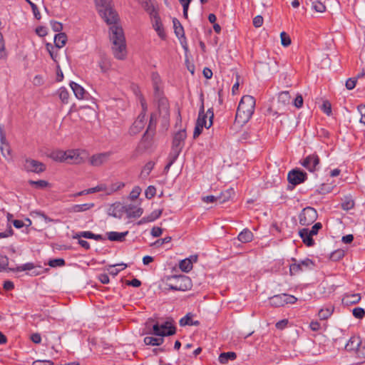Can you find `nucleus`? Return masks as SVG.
Returning <instances> with one entry per match:
<instances>
[{
  "mask_svg": "<svg viewBox=\"0 0 365 365\" xmlns=\"http://www.w3.org/2000/svg\"><path fill=\"white\" fill-rule=\"evenodd\" d=\"M287 179L289 183L297 185L305 181L307 173L299 170H292L288 173Z\"/></svg>",
  "mask_w": 365,
  "mask_h": 365,
  "instance_id": "13",
  "label": "nucleus"
},
{
  "mask_svg": "<svg viewBox=\"0 0 365 365\" xmlns=\"http://www.w3.org/2000/svg\"><path fill=\"white\" fill-rule=\"evenodd\" d=\"M163 111L165 113V115H169L168 106V103L165 100L160 101V112L162 113Z\"/></svg>",
  "mask_w": 365,
  "mask_h": 365,
  "instance_id": "58",
  "label": "nucleus"
},
{
  "mask_svg": "<svg viewBox=\"0 0 365 365\" xmlns=\"http://www.w3.org/2000/svg\"><path fill=\"white\" fill-rule=\"evenodd\" d=\"M162 212V209L155 210L149 215L144 217L139 223L153 222L160 217Z\"/></svg>",
  "mask_w": 365,
  "mask_h": 365,
  "instance_id": "28",
  "label": "nucleus"
},
{
  "mask_svg": "<svg viewBox=\"0 0 365 365\" xmlns=\"http://www.w3.org/2000/svg\"><path fill=\"white\" fill-rule=\"evenodd\" d=\"M128 217H138L143 214V209L134 205L129 204L123 207Z\"/></svg>",
  "mask_w": 365,
  "mask_h": 365,
  "instance_id": "19",
  "label": "nucleus"
},
{
  "mask_svg": "<svg viewBox=\"0 0 365 365\" xmlns=\"http://www.w3.org/2000/svg\"><path fill=\"white\" fill-rule=\"evenodd\" d=\"M253 239L252 232L248 230H243L238 235V240L242 243L250 242Z\"/></svg>",
  "mask_w": 365,
  "mask_h": 365,
  "instance_id": "26",
  "label": "nucleus"
},
{
  "mask_svg": "<svg viewBox=\"0 0 365 365\" xmlns=\"http://www.w3.org/2000/svg\"><path fill=\"white\" fill-rule=\"evenodd\" d=\"M150 16V19L152 20L153 26L154 29L158 33V36L162 38H165V34L164 32L163 25L160 21V18L158 14V11H155L150 14H149Z\"/></svg>",
  "mask_w": 365,
  "mask_h": 365,
  "instance_id": "14",
  "label": "nucleus"
},
{
  "mask_svg": "<svg viewBox=\"0 0 365 365\" xmlns=\"http://www.w3.org/2000/svg\"><path fill=\"white\" fill-rule=\"evenodd\" d=\"M51 26L55 32H59L63 29L62 24L56 21H51Z\"/></svg>",
  "mask_w": 365,
  "mask_h": 365,
  "instance_id": "61",
  "label": "nucleus"
},
{
  "mask_svg": "<svg viewBox=\"0 0 365 365\" xmlns=\"http://www.w3.org/2000/svg\"><path fill=\"white\" fill-rule=\"evenodd\" d=\"M322 109L326 114L329 115L331 113V103L327 101H324L322 104Z\"/></svg>",
  "mask_w": 365,
  "mask_h": 365,
  "instance_id": "60",
  "label": "nucleus"
},
{
  "mask_svg": "<svg viewBox=\"0 0 365 365\" xmlns=\"http://www.w3.org/2000/svg\"><path fill=\"white\" fill-rule=\"evenodd\" d=\"M110 155V152L93 155L90 159V163L93 166H101L109 160Z\"/></svg>",
  "mask_w": 365,
  "mask_h": 365,
  "instance_id": "15",
  "label": "nucleus"
},
{
  "mask_svg": "<svg viewBox=\"0 0 365 365\" xmlns=\"http://www.w3.org/2000/svg\"><path fill=\"white\" fill-rule=\"evenodd\" d=\"M174 31L178 38L184 37V29L180 22L177 19L173 20Z\"/></svg>",
  "mask_w": 365,
  "mask_h": 365,
  "instance_id": "32",
  "label": "nucleus"
},
{
  "mask_svg": "<svg viewBox=\"0 0 365 365\" xmlns=\"http://www.w3.org/2000/svg\"><path fill=\"white\" fill-rule=\"evenodd\" d=\"M354 206V200L349 197H346L344 202L341 203V207L345 210H349Z\"/></svg>",
  "mask_w": 365,
  "mask_h": 365,
  "instance_id": "41",
  "label": "nucleus"
},
{
  "mask_svg": "<svg viewBox=\"0 0 365 365\" xmlns=\"http://www.w3.org/2000/svg\"><path fill=\"white\" fill-rule=\"evenodd\" d=\"M9 265V258L5 255H0V272L6 270Z\"/></svg>",
  "mask_w": 365,
  "mask_h": 365,
  "instance_id": "49",
  "label": "nucleus"
},
{
  "mask_svg": "<svg viewBox=\"0 0 365 365\" xmlns=\"http://www.w3.org/2000/svg\"><path fill=\"white\" fill-rule=\"evenodd\" d=\"M193 315L191 313H187L183 318L180 320V325L183 326H198L200 324L199 321L192 320Z\"/></svg>",
  "mask_w": 365,
  "mask_h": 365,
  "instance_id": "25",
  "label": "nucleus"
},
{
  "mask_svg": "<svg viewBox=\"0 0 365 365\" xmlns=\"http://www.w3.org/2000/svg\"><path fill=\"white\" fill-rule=\"evenodd\" d=\"M356 83V78H350L346 82V87L348 90H351L355 87Z\"/></svg>",
  "mask_w": 365,
  "mask_h": 365,
  "instance_id": "63",
  "label": "nucleus"
},
{
  "mask_svg": "<svg viewBox=\"0 0 365 365\" xmlns=\"http://www.w3.org/2000/svg\"><path fill=\"white\" fill-rule=\"evenodd\" d=\"M111 3V0H95L98 14L107 24L110 25V39L113 53L117 59L123 60L127 55L125 38L122 27L117 24L118 16Z\"/></svg>",
  "mask_w": 365,
  "mask_h": 365,
  "instance_id": "1",
  "label": "nucleus"
},
{
  "mask_svg": "<svg viewBox=\"0 0 365 365\" xmlns=\"http://www.w3.org/2000/svg\"><path fill=\"white\" fill-rule=\"evenodd\" d=\"M361 340L360 339L359 336H353L349 339L348 342L346 344L345 349L347 351H359L361 353Z\"/></svg>",
  "mask_w": 365,
  "mask_h": 365,
  "instance_id": "17",
  "label": "nucleus"
},
{
  "mask_svg": "<svg viewBox=\"0 0 365 365\" xmlns=\"http://www.w3.org/2000/svg\"><path fill=\"white\" fill-rule=\"evenodd\" d=\"M237 357V355L235 352H223L219 356V361L222 364H227L229 360H235Z\"/></svg>",
  "mask_w": 365,
  "mask_h": 365,
  "instance_id": "31",
  "label": "nucleus"
},
{
  "mask_svg": "<svg viewBox=\"0 0 365 365\" xmlns=\"http://www.w3.org/2000/svg\"><path fill=\"white\" fill-rule=\"evenodd\" d=\"M291 96L288 91H282L278 94L275 108L279 111H284L290 105Z\"/></svg>",
  "mask_w": 365,
  "mask_h": 365,
  "instance_id": "9",
  "label": "nucleus"
},
{
  "mask_svg": "<svg viewBox=\"0 0 365 365\" xmlns=\"http://www.w3.org/2000/svg\"><path fill=\"white\" fill-rule=\"evenodd\" d=\"M70 86H71V89L73 90V92L75 96L78 99L81 100V99L84 98V96H85V94L86 92L85 89L81 86H80L79 84H78L75 82H71Z\"/></svg>",
  "mask_w": 365,
  "mask_h": 365,
  "instance_id": "21",
  "label": "nucleus"
},
{
  "mask_svg": "<svg viewBox=\"0 0 365 365\" xmlns=\"http://www.w3.org/2000/svg\"><path fill=\"white\" fill-rule=\"evenodd\" d=\"M115 266H120L121 267V269H124L127 267V264H124V263H120V264H114V265H110V269H108V272L110 274L113 275V276H115L117 275L119 272L120 271V269H115L114 268Z\"/></svg>",
  "mask_w": 365,
  "mask_h": 365,
  "instance_id": "44",
  "label": "nucleus"
},
{
  "mask_svg": "<svg viewBox=\"0 0 365 365\" xmlns=\"http://www.w3.org/2000/svg\"><path fill=\"white\" fill-rule=\"evenodd\" d=\"M235 195V190L233 188L227 189L220 193L219 196H217L218 202L220 204H222L225 202L230 200Z\"/></svg>",
  "mask_w": 365,
  "mask_h": 365,
  "instance_id": "23",
  "label": "nucleus"
},
{
  "mask_svg": "<svg viewBox=\"0 0 365 365\" xmlns=\"http://www.w3.org/2000/svg\"><path fill=\"white\" fill-rule=\"evenodd\" d=\"M280 39L282 45L284 47L289 46L292 43L289 36L284 31L280 34Z\"/></svg>",
  "mask_w": 365,
  "mask_h": 365,
  "instance_id": "42",
  "label": "nucleus"
},
{
  "mask_svg": "<svg viewBox=\"0 0 365 365\" xmlns=\"http://www.w3.org/2000/svg\"><path fill=\"white\" fill-rule=\"evenodd\" d=\"M66 151L56 150L51 154V158L56 161L65 162Z\"/></svg>",
  "mask_w": 365,
  "mask_h": 365,
  "instance_id": "38",
  "label": "nucleus"
},
{
  "mask_svg": "<svg viewBox=\"0 0 365 365\" xmlns=\"http://www.w3.org/2000/svg\"><path fill=\"white\" fill-rule=\"evenodd\" d=\"M65 156V162L68 163L80 164L83 161L78 150H67Z\"/></svg>",
  "mask_w": 365,
  "mask_h": 365,
  "instance_id": "16",
  "label": "nucleus"
},
{
  "mask_svg": "<svg viewBox=\"0 0 365 365\" xmlns=\"http://www.w3.org/2000/svg\"><path fill=\"white\" fill-rule=\"evenodd\" d=\"M284 300L282 294L274 295L269 299V302L272 306L282 307L284 305Z\"/></svg>",
  "mask_w": 365,
  "mask_h": 365,
  "instance_id": "33",
  "label": "nucleus"
},
{
  "mask_svg": "<svg viewBox=\"0 0 365 365\" xmlns=\"http://www.w3.org/2000/svg\"><path fill=\"white\" fill-rule=\"evenodd\" d=\"M299 235L302 238L303 242L308 247H312L314 245V241L312 239V235L309 233V230L304 228L299 230Z\"/></svg>",
  "mask_w": 365,
  "mask_h": 365,
  "instance_id": "20",
  "label": "nucleus"
},
{
  "mask_svg": "<svg viewBox=\"0 0 365 365\" xmlns=\"http://www.w3.org/2000/svg\"><path fill=\"white\" fill-rule=\"evenodd\" d=\"M155 163L152 161L148 162L145 164L141 171V176L143 178H147L154 167Z\"/></svg>",
  "mask_w": 365,
  "mask_h": 365,
  "instance_id": "39",
  "label": "nucleus"
},
{
  "mask_svg": "<svg viewBox=\"0 0 365 365\" xmlns=\"http://www.w3.org/2000/svg\"><path fill=\"white\" fill-rule=\"evenodd\" d=\"M186 138L185 130H181L176 133L173 140V146L171 153L174 155V158H178L184 145V140Z\"/></svg>",
  "mask_w": 365,
  "mask_h": 365,
  "instance_id": "7",
  "label": "nucleus"
},
{
  "mask_svg": "<svg viewBox=\"0 0 365 365\" xmlns=\"http://www.w3.org/2000/svg\"><path fill=\"white\" fill-rule=\"evenodd\" d=\"M94 234L89 231H84L76 233L73 237V239H79L81 237H85L87 239H93Z\"/></svg>",
  "mask_w": 365,
  "mask_h": 365,
  "instance_id": "47",
  "label": "nucleus"
},
{
  "mask_svg": "<svg viewBox=\"0 0 365 365\" xmlns=\"http://www.w3.org/2000/svg\"><path fill=\"white\" fill-rule=\"evenodd\" d=\"M294 106L297 108H300L303 106V98L301 94H298L294 101Z\"/></svg>",
  "mask_w": 365,
  "mask_h": 365,
  "instance_id": "62",
  "label": "nucleus"
},
{
  "mask_svg": "<svg viewBox=\"0 0 365 365\" xmlns=\"http://www.w3.org/2000/svg\"><path fill=\"white\" fill-rule=\"evenodd\" d=\"M320 159L318 155L312 154L304 158L302 165L309 172H314L318 170Z\"/></svg>",
  "mask_w": 365,
  "mask_h": 365,
  "instance_id": "10",
  "label": "nucleus"
},
{
  "mask_svg": "<svg viewBox=\"0 0 365 365\" xmlns=\"http://www.w3.org/2000/svg\"><path fill=\"white\" fill-rule=\"evenodd\" d=\"M64 264H65V261L63 259H61V258L51 259L48 262V265L52 267H62Z\"/></svg>",
  "mask_w": 365,
  "mask_h": 365,
  "instance_id": "48",
  "label": "nucleus"
},
{
  "mask_svg": "<svg viewBox=\"0 0 365 365\" xmlns=\"http://www.w3.org/2000/svg\"><path fill=\"white\" fill-rule=\"evenodd\" d=\"M344 256V251L343 250H337L331 254L330 258L333 261H338L341 259Z\"/></svg>",
  "mask_w": 365,
  "mask_h": 365,
  "instance_id": "46",
  "label": "nucleus"
},
{
  "mask_svg": "<svg viewBox=\"0 0 365 365\" xmlns=\"http://www.w3.org/2000/svg\"><path fill=\"white\" fill-rule=\"evenodd\" d=\"M106 186L104 184L98 185L94 187L86 189V192L88 194H91L100 191H106Z\"/></svg>",
  "mask_w": 365,
  "mask_h": 365,
  "instance_id": "50",
  "label": "nucleus"
},
{
  "mask_svg": "<svg viewBox=\"0 0 365 365\" xmlns=\"http://www.w3.org/2000/svg\"><path fill=\"white\" fill-rule=\"evenodd\" d=\"M190 259H185L180 262L179 267L184 272H189L192 269Z\"/></svg>",
  "mask_w": 365,
  "mask_h": 365,
  "instance_id": "35",
  "label": "nucleus"
},
{
  "mask_svg": "<svg viewBox=\"0 0 365 365\" xmlns=\"http://www.w3.org/2000/svg\"><path fill=\"white\" fill-rule=\"evenodd\" d=\"M6 56V52L5 49L4 39L2 34L0 32V59L4 58Z\"/></svg>",
  "mask_w": 365,
  "mask_h": 365,
  "instance_id": "52",
  "label": "nucleus"
},
{
  "mask_svg": "<svg viewBox=\"0 0 365 365\" xmlns=\"http://www.w3.org/2000/svg\"><path fill=\"white\" fill-rule=\"evenodd\" d=\"M312 8L317 12L322 13L325 11L326 6L323 0H311Z\"/></svg>",
  "mask_w": 365,
  "mask_h": 365,
  "instance_id": "36",
  "label": "nucleus"
},
{
  "mask_svg": "<svg viewBox=\"0 0 365 365\" xmlns=\"http://www.w3.org/2000/svg\"><path fill=\"white\" fill-rule=\"evenodd\" d=\"M333 309L331 308L322 309L319 311V317L321 319H326L332 314Z\"/></svg>",
  "mask_w": 365,
  "mask_h": 365,
  "instance_id": "45",
  "label": "nucleus"
},
{
  "mask_svg": "<svg viewBox=\"0 0 365 365\" xmlns=\"http://www.w3.org/2000/svg\"><path fill=\"white\" fill-rule=\"evenodd\" d=\"M302 270V268L301 267V264L294 262V264H291L289 267V272H290L291 275H294L296 273H297Z\"/></svg>",
  "mask_w": 365,
  "mask_h": 365,
  "instance_id": "57",
  "label": "nucleus"
},
{
  "mask_svg": "<svg viewBox=\"0 0 365 365\" xmlns=\"http://www.w3.org/2000/svg\"><path fill=\"white\" fill-rule=\"evenodd\" d=\"M163 338H155L153 336H146L144 338V343L146 345L159 346L163 343Z\"/></svg>",
  "mask_w": 365,
  "mask_h": 365,
  "instance_id": "34",
  "label": "nucleus"
},
{
  "mask_svg": "<svg viewBox=\"0 0 365 365\" xmlns=\"http://www.w3.org/2000/svg\"><path fill=\"white\" fill-rule=\"evenodd\" d=\"M137 1L149 14L156 11L155 7L151 0Z\"/></svg>",
  "mask_w": 365,
  "mask_h": 365,
  "instance_id": "30",
  "label": "nucleus"
},
{
  "mask_svg": "<svg viewBox=\"0 0 365 365\" xmlns=\"http://www.w3.org/2000/svg\"><path fill=\"white\" fill-rule=\"evenodd\" d=\"M94 207V203H85L81 205H74L70 208V212H81L88 210Z\"/></svg>",
  "mask_w": 365,
  "mask_h": 365,
  "instance_id": "27",
  "label": "nucleus"
},
{
  "mask_svg": "<svg viewBox=\"0 0 365 365\" xmlns=\"http://www.w3.org/2000/svg\"><path fill=\"white\" fill-rule=\"evenodd\" d=\"M24 167L26 171L36 173H42L46 170V165L43 163L30 158L25 160Z\"/></svg>",
  "mask_w": 365,
  "mask_h": 365,
  "instance_id": "11",
  "label": "nucleus"
},
{
  "mask_svg": "<svg viewBox=\"0 0 365 365\" xmlns=\"http://www.w3.org/2000/svg\"><path fill=\"white\" fill-rule=\"evenodd\" d=\"M214 118V113L212 108H210L205 113L204 105L202 103L199 112L198 118L197 120L196 125L193 133V138H197L202 133L203 127L207 128L212 125V120Z\"/></svg>",
  "mask_w": 365,
  "mask_h": 365,
  "instance_id": "4",
  "label": "nucleus"
},
{
  "mask_svg": "<svg viewBox=\"0 0 365 365\" xmlns=\"http://www.w3.org/2000/svg\"><path fill=\"white\" fill-rule=\"evenodd\" d=\"M141 192V188L138 186L135 187L130 192L129 197L130 200H134L138 197Z\"/></svg>",
  "mask_w": 365,
  "mask_h": 365,
  "instance_id": "55",
  "label": "nucleus"
},
{
  "mask_svg": "<svg viewBox=\"0 0 365 365\" xmlns=\"http://www.w3.org/2000/svg\"><path fill=\"white\" fill-rule=\"evenodd\" d=\"M141 105L143 107V112L138 115L135 121L133 123L130 128V133L135 135L141 131L145 124V110L147 108L145 102L142 100Z\"/></svg>",
  "mask_w": 365,
  "mask_h": 365,
  "instance_id": "8",
  "label": "nucleus"
},
{
  "mask_svg": "<svg viewBox=\"0 0 365 365\" xmlns=\"http://www.w3.org/2000/svg\"><path fill=\"white\" fill-rule=\"evenodd\" d=\"M317 216L315 209L311 207H305L299 215V223L303 226L312 225L317 219Z\"/></svg>",
  "mask_w": 365,
  "mask_h": 365,
  "instance_id": "6",
  "label": "nucleus"
},
{
  "mask_svg": "<svg viewBox=\"0 0 365 365\" xmlns=\"http://www.w3.org/2000/svg\"><path fill=\"white\" fill-rule=\"evenodd\" d=\"M29 185L35 186L36 188H44L48 185V182L43 180L34 181L32 180H29Z\"/></svg>",
  "mask_w": 365,
  "mask_h": 365,
  "instance_id": "43",
  "label": "nucleus"
},
{
  "mask_svg": "<svg viewBox=\"0 0 365 365\" xmlns=\"http://www.w3.org/2000/svg\"><path fill=\"white\" fill-rule=\"evenodd\" d=\"M146 334H154L161 337L166 336H172L175 334L176 329L172 325L170 321L160 324L158 322H155L153 319H149L145 323Z\"/></svg>",
  "mask_w": 365,
  "mask_h": 365,
  "instance_id": "3",
  "label": "nucleus"
},
{
  "mask_svg": "<svg viewBox=\"0 0 365 365\" xmlns=\"http://www.w3.org/2000/svg\"><path fill=\"white\" fill-rule=\"evenodd\" d=\"M0 140H1V153L4 158L9 157L11 155V149L9 143L6 142V135L3 131L1 126L0 125Z\"/></svg>",
  "mask_w": 365,
  "mask_h": 365,
  "instance_id": "18",
  "label": "nucleus"
},
{
  "mask_svg": "<svg viewBox=\"0 0 365 365\" xmlns=\"http://www.w3.org/2000/svg\"><path fill=\"white\" fill-rule=\"evenodd\" d=\"M58 96L63 103H67L69 98V93L65 88H61L58 91Z\"/></svg>",
  "mask_w": 365,
  "mask_h": 365,
  "instance_id": "40",
  "label": "nucleus"
},
{
  "mask_svg": "<svg viewBox=\"0 0 365 365\" xmlns=\"http://www.w3.org/2000/svg\"><path fill=\"white\" fill-rule=\"evenodd\" d=\"M67 41V36L65 33H59L56 34L54 37V43L55 46L61 48L63 47Z\"/></svg>",
  "mask_w": 365,
  "mask_h": 365,
  "instance_id": "29",
  "label": "nucleus"
},
{
  "mask_svg": "<svg viewBox=\"0 0 365 365\" xmlns=\"http://www.w3.org/2000/svg\"><path fill=\"white\" fill-rule=\"evenodd\" d=\"M353 315L357 319H362L364 317L365 312L363 308L356 307L352 311Z\"/></svg>",
  "mask_w": 365,
  "mask_h": 365,
  "instance_id": "53",
  "label": "nucleus"
},
{
  "mask_svg": "<svg viewBox=\"0 0 365 365\" xmlns=\"http://www.w3.org/2000/svg\"><path fill=\"white\" fill-rule=\"evenodd\" d=\"M156 125V117L155 115H150V119L149 122L148 127L146 130L145 133L144 134L142 140L140 142V145L143 146L145 149L148 148L150 146V132H153V130L155 129Z\"/></svg>",
  "mask_w": 365,
  "mask_h": 365,
  "instance_id": "12",
  "label": "nucleus"
},
{
  "mask_svg": "<svg viewBox=\"0 0 365 365\" xmlns=\"http://www.w3.org/2000/svg\"><path fill=\"white\" fill-rule=\"evenodd\" d=\"M155 192H156L155 187L154 186L150 185V186L148 187V188L145 190V195L148 199H151L152 197H153L155 196Z\"/></svg>",
  "mask_w": 365,
  "mask_h": 365,
  "instance_id": "56",
  "label": "nucleus"
},
{
  "mask_svg": "<svg viewBox=\"0 0 365 365\" xmlns=\"http://www.w3.org/2000/svg\"><path fill=\"white\" fill-rule=\"evenodd\" d=\"M34 268L35 265L32 262H28L16 268H9V269L12 272H23L26 270H31Z\"/></svg>",
  "mask_w": 365,
  "mask_h": 365,
  "instance_id": "37",
  "label": "nucleus"
},
{
  "mask_svg": "<svg viewBox=\"0 0 365 365\" xmlns=\"http://www.w3.org/2000/svg\"><path fill=\"white\" fill-rule=\"evenodd\" d=\"M255 99L252 96H244L239 103L235 116V123L243 125L249 121L254 113Z\"/></svg>",
  "mask_w": 365,
  "mask_h": 365,
  "instance_id": "2",
  "label": "nucleus"
},
{
  "mask_svg": "<svg viewBox=\"0 0 365 365\" xmlns=\"http://www.w3.org/2000/svg\"><path fill=\"white\" fill-rule=\"evenodd\" d=\"M361 298L360 294H346L342 299V302L346 305L354 304L358 303Z\"/></svg>",
  "mask_w": 365,
  "mask_h": 365,
  "instance_id": "22",
  "label": "nucleus"
},
{
  "mask_svg": "<svg viewBox=\"0 0 365 365\" xmlns=\"http://www.w3.org/2000/svg\"><path fill=\"white\" fill-rule=\"evenodd\" d=\"M26 1L31 6L35 18L36 19L39 20L41 19V14L38 9L37 6L34 3H33L31 0H26Z\"/></svg>",
  "mask_w": 365,
  "mask_h": 365,
  "instance_id": "51",
  "label": "nucleus"
},
{
  "mask_svg": "<svg viewBox=\"0 0 365 365\" xmlns=\"http://www.w3.org/2000/svg\"><path fill=\"white\" fill-rule=\"evenodd\" d=\"M358 110L361 114L360 122L365 125V106H359Z\"/></svg>",
  "mask_w": 365,
  "mask_h": 365,
  "instance_id": "64",
  "label": "nucleus"
},
{
  "mask_svg": "<svg viewBox=\"0 0 365 365\" xmlns=\"http://www.w3.org/2000/svg\"><path fill=\"white\" fill-rule=\"evenodd\" d=\"M283 298H284V300L285 301L284 304H294L297 300V299L295 297H294L292 295L286 294H283Z\"/></svg>",
  "mask_w": 365,
  "mask_h": 365,
  "instance_id": "59",
  "label": "nucleus"
},
{
  "mask_svg": "<svg viewBox=\"0 0 365 365\" xmlns=\"http://www.w3.org/2000/svg\"><path fill=\"white\" fill-rule=\"evenodd\" d=\"M167 285L170 289L186 291L192 287L191 279L185 275H174L168 278Z\"/></svg>",
  "mask_w": 365,
  "mask_h": 365,
  "instance_id": "5",
  "label": "nucleus"
},
{
  "mask_svg": "<svg viewBox=\"0 0 365 365\" xmlns=\"http://www.w3.org/2000/svg\"><path fill=\"white\" fill-rule=\"evenodd\" d=\"M99 66L102 72H106L110 68V63L107 58H101Z\"/></svg>",
  "mask_w": 365,
  "mask_h": 365,
  "instance_id": "54",
  "label": "nucleus"
},
{
  "mask_svg": "<svg viewBox=\"0 0 365 365\" xmlns=\"http://www.w3.org/2000/svg\"><path fill=\"white\" fill-rule=\"evenodd\" d=\"M128 234V231L123 232H109L107 233L108 238L110 241L122 242L125 240V237Z\"/></svg>",
  "mask_w": 365,
  "mask_h": 365,
  "instance_id": "24",
  "label": "nucleus"
}]
</instances>
